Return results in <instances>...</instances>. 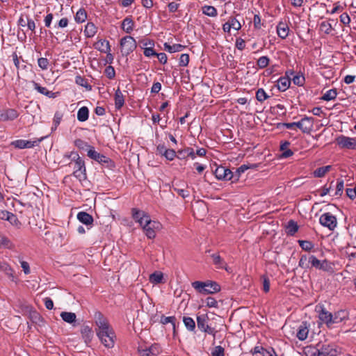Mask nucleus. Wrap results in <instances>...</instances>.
<instances>
[{"instance_id": "nucleus-1", "label": "nucleus", "mask_w": 356, "mask_h": 356, "mask_svg": "<svg viewBox=\"0 0 356 356\" xmlns=\"http://www.w3.org/2000/svg\"><path fill=\"white\" fill-rule=\"evenodd\" d=\"M191 285L197 292L202 294H211L220 291V286L213 281H195L192 282Z\"/></svg>"}, {"instance_id": "nucleus-2", "label": "nucleus", "mask_w": 356, "mask_h": 356, "mask_svg": "<svg viewBox=\"0 0 356 356\" xmlns=\"http://www.w3.org/2000/svg\"><path fill=\"white\" fill-rule=\"evenodd\" d=\"M120 51L123 56H127L137 47L136 40L131 35H125L120 40Z\"/></svg>"}, {"instance_id": "nucleus-3", "label": "nucleus", "mask_w": 356, "mask_h": 356, "mask_svg": "<svg viewBox=\"0 0 356 356\" xmlns=\"http://www.w3.org/2000/svg\"><path fill=\"white\" fill-rule=\"evenodd\" d=\"M97 335L105 347L111 348L114 346L115 334L113 328L105 331H97Z\"/></svg>"}, {"instance_id": "nucleus-4", "label": "nucleus", "mask_w": 356, "mask_h": 356, "mask_svg": "<svg viewBox=\"0 0 356 356\" xmlns=\"http://www.w3.org/2000/svg\"><path fill=\"white\" fill-rule=\"evenodd\" d=\"M148 238L152 239L156 237V231L160 229L161 224L159 221L152 220L149 218L141 226Z\"/></svg>"}, {"instance_id": "nucleus-5", "label": "nucleus", "mask_w": 356, "mask_h": 356, "mask_svg": "<svg viewBox=\"0 0 356 356\" xmlns=\"http://www.w3.org/2000/svg\"><path fill=\"white\" fill-rule=\"evenodd\" d=\"M314 310L321 323H325L327 326L332 324V314L327 311L323 305L318 304Z\"/></svg>"}, {"instance_id": "nucleus-6", "label": "nucleus", "mask_w": 356, "mask_h": 356, "mask_svg": "<svg viewBox=\"0 0 356 356\" xmlns=\"http://www.w3.org/2000/svg\"><path fill=\"white\" fill-rule=\"evenodd\" d=\"M87 155L88 157L97 161L99 163H106L107 164V166L110 168L114 167V163L110 158L97 152L93 147H90V149H88Z\"/></svg>"}, {"instance_id": "nucleus-7", "label": "nucleus", "mask_w": 356, "mask_h": 356, "mask_svg": "<svg viewBox=\"0 0 356 356\" xmlns=\"http://www.w3.org/2000/svg\"><path fill=\"white\" fill-rule=\"evenodd\" d=\"M335 142L341 149H356V138L340 135L336 138Z\"/></svg>"}, {"instance_id": "nucleus-8", "label": "nucleus", "mask_w": 356, "mask_h": 356, "mask_svg": "<svg viewBox=\"0 0 356 356\" xmlns=\"http://www.w3.org/2000/svg\"><path fill=\"white\" fill-rule=\"evenodd\" d=\"M74 171L72 175L74 176L79 181H85L87 179L86 168L83 159H79L74 162Z\"/></svg>"}, {"instance_id": "nucleus-9", "label": "nucleus", "mask_w": 356, "mask_h": 356, "mask_svg": "<svg viewBox=\"0 0 356 356\" xmlns=\"http://www.w3.org/2000/svg\"><path fill=\"white\" fill-rule=\"evenodd\" d=\"M94 320L95 325H97V328L96 329L97 331H105L110 328H112L108 320L102 314V312L97 311L95 312L94 314Z\"/></svg>"}, {"instance_id": "nucleus-10", "label": "nucleus", "mask_w": 356, "mask_h": 356, "mask_svg": "<svg viewBox=\"0 0 356 356\" xmlns=\"http://www.w3.org/2000/svg\"><path fill=\"white\" fill-rule=\"evenodd\" d=\"M319 222L321 225L327 227L330 230H334L337 225L336 217L328 212L320 216Z\"/></svg>"}, {"instance_id": "nucleus-11", "label": "nucleus", "mask_w": 356, "mask_h": 356, "mask_svg": "<svg viewBox=\"0 0 356 356\" xmlns=\"http://www.w3.org/2000/svg\"><path fill=\"white\" fill-rule=\"evenodd\" d=\"M45 137H42L35 140H27L23 139H18L14 140L11 143V145L17 149H26V148H32L35 146L38 145V144L42 142Z\"/></svg>"}, {"instance_id": "nucleus-12", "label": "nucleus", "mask_w": 356, "mask_h": 356, "mask_svg": "<svg viewBox=\"0 0 356 356\" xmlns=\"http://www.w3.org/2000/svg\"><path fill=\"white\" fill-rule=\"evenodd\" d=\"M333 266L334 264L328 261L326 259L321 261L313 257V267L317 269L332 273L334 272Z\"/></svg>"}, {"instance_id": "nucleus-13", "label": "nucleus", "mask_w": 356, "mask_h": 356, "mask_svg": "<svg viewBox=\"0 0 356 356\" xmlns=\"http://www.w3.org/2000/svg\"><path fill=\"white\" fill-rule=\"evenodd\" d=\"M214 175L218 180H232L233 176L232 171L229 168L220 165L216 168L214 171Z\"/></svg>"}, {"instance_id": "nucleus-14", "label": "nucleus", "mask_w": 356, "mask_h": 356, "mask_svg": "<svg viewBox=\"0 0 356 356\" xmlns=\"http://www.w3.org/2000/svg\"><path fill=\"white\" fill-rule=\"evenodd\" d=\"M131 214L133 219L138 222L142 226L144 222L150 218L149 214L143 211L139 210L137 208H134L131 210Z\"/></svg>"}, {"instance_id": "nucleus-15", "label": "nucleus", "mask_w": 356, "mask_h": 356, "mask_svg": "<svg viewBox=\"0 0 356 356\" xmlns=\"http://www.w3.org/2000/svg\"><path fill=\"white\" fill-rule=\"evenodd\" d=\"M0 272H3L12 282H17L14 270L6 261H0Z\"/></svg>"}, {"instance_id": "nucleus-16", "label": "nucleus", "mask_w": 356, "mask_h": 356, "mask_svg": "<svg viewBox=\"0 0 356 356\" xmlns=\"http://www.w3.org/2000/svg\"><path fill=\"white\" fill-rule=\"evenodd\" d=\"M18 115L17 111L13 108L0 111V121L13 120L16 119Z\"/></svg>"}, {"instance_id": "nucleus-17", "label": "nucleus", "mask_w": 356, "mask_h": 356, "mask_svg": "<svg viewBox=\"0 0 356 356\" xmlns=\"http://www.w3.org/2000/svg\"><path fill=\"white\" fill-rule=\"evenodd\" d=\"M186 186V184L181 181H173L172 188L174 191H175L178 193L179 195H180L181 197L185 199V198L189 197L190 193L185 188H179V186Z\"/></svg>"}, {"instance_id": "nucleus-18", "label": "nucleus", "mask_w": 356, "mask_h": 356, "mask_svg": "<svg viewBox=\"0 0 356 356\" xmlns=\"http://www.w3.org/2000/svg\"><path fill=\"white\" fill-rule=\"evenodd\" d=\"M314 348L315 351H313V356H328L332 350L328 345H321V343H317Z\"/></svg>"}, {"instance_id": "nucleus-19", "label": "nucleus", "mask_w": 356, "mask_h": 356, "mask_svg": "<svg viewBox=\"0 0 356 356\" xmlns=\"http://www.w3.org/2000/svg\"><path fill=\"white\" fill-rule=\"evenodd\" d=\"M120 27L126 33L130 34L134 29L135 22L131 16H128L122 21Z\"/></svg>"}, {"instance_id": "nucleus-20", "label": "nucleus", "mask_w": 356, "mask_h": 356, "mask_svg": "<svg viewBox=\"0 0 356 356\" xmlns=\"http://www.w3.org/2000/svg\"><path fill=\"white\" fill-rule=\"evenodd\" d=\"M288 73L289 72H286V76H282L277 80V86L280 91L286 90L291 85V77L288 75Z\"/></svg>"}, {"instance_id": "nucleus-21", "label": "nucleus", "mask_w": 356, "mask_h": 356, "mask_svg": "<svg viewBox=\"0 0 356 356\" xmlns=\"http://www.w3.org/2000/svg\"><path fill=\"white\" fill-rule=\"evenodd\" d=\"M34 89L36 90L40 94H42L49 98H55L57 97L58 92H53L52 91H49L47 88L41 86L37 82L33 81H32Z\"/></svg>"}, {"instance_id": "nucleus-22", "label": "nucleus", "mask_w": 356, "mask_h": 356, "mask_svg": "<svg viewBox=\"0 0 356 356\" xmlns=\"http://www.w3.org/2000/svg\"><path fill=\"white\" fill-rule=\"evenodd\" d=\"M299 266L306 270L304 273H308V275H309V270L312 266V255H302L299 261Z\"/></svg>"}, {"instance_id": "nucleus-23", "label": "nucleus", "mask_w": 356, "mask_h": 356, "mask_svg": "<svg viewBox=\"0 0 356 356\" xmlns=\"http://www.w3.org/2000/svg\"><path fill=\"white\" fill-rule=\"evenodd\" d=\"M77 219L86 225H92L93 224V217L87 212L80 211L77 213Z\"/></svg>"}, {"instance_id": "nucleus-24", "label": "nucleus", "mask_w": 356, "mask_h": 356, "mask_svg": "<svg viewBox=\"0 0 356 356\" xmlns=\"http://www.w3.org/2000/svg\"><path fill=\"white\" fill-rule=\"evenodd\" d=\"M277 33L282 39H285L289 33V28L286 22H280L277 26Z\"/></svg>"}, {"instance_id": "nucleus-25", "label": "nucleus", "mask_w": 356, "mask_h": 356, "mask_svg": "<svg viewBox=\"0 0 356 356\" xmlns=\"http://www.w3.org/2000/svg\"><path fill=\"white\" fill-rule=\"evenodd\" d=\"M163 46L165 51L170 54L181 51L186 48L185 45H182L181 44H174L170 45L168 42H165Z\"/></svg>"}, {"instance_id": "nucleus-26", "label": "nucleus", "mask_w": 356, "mask_h": 356, "mask_svg": "<svg viewBox=\"0 0 356 356\" xmlns=\"http://www.w3.org/2000/svg\"><path fill=\"white\" fill-rule=\"evenodd\" d=\"M298 225L293 220H290L285 225V232L289 236H293L298 230Z\"/></svg>"}, {"instance_id": "nucleus-27", "label": "nucleus", "mask_w": 356, "mask_h": 356, "mask_svg": "<svg viewBox=\"0 0 356 356\" xmlns=\"http://www.w3.org/2000/svg\"><path fill=\"white\" fill-rule=\"evenodd\" d=\"M309 329L307 325V322H302L298 327L297 337L299 340L303 341L307 337Z\"/></svg>"}, {"instance_id": "nucleus-28", "label": "nucleus", "mask_w": 356, "mask_h": 356, "mask_svg": "<svg viewBox=\"0 0 356 356\" xmlns=\"http://www.w3.org/2000/svg\"><path fill=\"white\" fill-rule=\"evenodd\" d=\"M300 130L307 134L312 131V118L305 117L301 119Z\"/></svg>"}, {"instance_id": "nucleus-29", "label": "nucleus", "mask_w": 356, "mask_h": 356, "mask_svg": "<svg viewBox=\"0 0 356 356\" xmlns=\"http://www.w3.org/2000/svg\"><path fill=\"white\" fill-rule=\"evenodd\" d=\"M114 99L115 108L118 110L120 109L124 104V99L122 92L119 88L115 92Z\"/></svg>"}, {"instance_id": "nucleus-30", "label": "nucleus", "mask_w": 356, "mask_h": 356, "mask_svg": "<svg viewBox=\"0 0 356 356\" xmlns=\"http://www.w3.org/2000/svg\"><path fill=\"white\" fill-rule=\"evenodd\" d=\"M211 257L213 259V264L216 266L217 268H225V270H227L225 267L226 263L223 260V259L220 256L219 254H212L211 255Z\"/></svg>"}, {"instance_id": "nucleus-31", "label": "nucleus", "mask_w": 356, "mask_h": 356, "mask_svg": "<svg viewBox=\"0 0 356 356\" xmlns=\"http://www.w3.org/2000/svg\"><path fill=\"white\" fill-rule=\"evenodd\" d=\"M84 35L86 38L93 37L97 33V27L92 22H88L85 26Z\"/></svg>"}, {"instance_id": "nucleus-32", "label": "nucleus", "mask_w": 356, "mask_h": 356, "mask_svg": "<svg viewBox=\"0 0 356 356\" xmlns=\"http://www.w3.org/2000/svg\"><path fill=\"white\" fill-rule=\"evenodd\" d=\"M209 317L207 314H202L197 316V328L202 332L204 327L209 324Z\"/></svg>"}, {"instance_id": "nucleus-33", "label": "nucleus", "mask_w": 356, "mask_h": 356, "mask_svg": "<svg viewBox=\"0 0 356 356\" xmlns=\"http://www.w3.org/2000/svg\"><path fill=\"white\" fill-rule=\"evenodd\" d=\"M60 317L63 321L70 324L75 323L76 319L75 313L68 312H62L60 314Z\"/></svg>"}, {"instance_id": "nucleus-34", "label": "nucleus", "mask_w": 356, "mask_h": 356, "mask_svg": "<svg viewBox=\"0 0 356 356\" xmlns=\"http://www.w3.org/2000/svg\"><path fill=\"white\" fill-rule=\"evenodd\" d=\"M89 118V109L86 106H82L77 112V119L79 122H85Z\"/></svg>"}, {"instance_id": "nucleus-35", "label": "nucleus", "mask_w": 356, "mask_h": 356, "mask_svg": "<svg viewBox=\"0 0 356 356\" xmlns=\"http://www.w3.org/2000/svg\"><path fill=\"white\" fill-rule=\"evenodd\" d=\"M332 168L331 165H325L316 168L313 170V177H323Z\"/></svg>"}, {"instance_id": "nucleus-36", "label": "nucleus", "mask_w": 356, "mask_h": 356, "mask_svg": "<svg viewBox=\"0 0 356 356\" xmlns=\"http://www.w3.org/2000/svg\"><path fill=\"white\" fill-rule=\"evenodd\" d=\"M347 317V312L345 310H340L337 312H335L334 315H332L333 318V323H339L342 322L344 319H346Z\"/></svg>"}, {"instance_id": "nucleus-37", "label": "nucleus", "mask_w": 356, "mask_h": 356, "mask_svg": "<svg viewBox=\"0 0 356 356\" xmlns=\"http://www.w3.org/2000/svg\"><path fill=\"white\" fill-rule=\"evenodd\" d=\"M202 13L209 17H216L218 15L217 10L212 6L205 5L202 8Z\"/></svg>"}, {"instance_id": "nucleus-38", "label": "nucleus", "mask_w": 356, "mask_h": 356, "mask_svg": "<svg viewBox=\"0 0 356 356\" xmlns=\"http://www.w3.org/2000/svg\"><path fill=\"white\" fill-rule=\"evenodd\" d=\"M100 52L102 53H106V63L108 64H112L114 60L113 55L111 53V45L109 42H106V49L104 48H100Z\"/></svg>"}, {"instance_id": "nucleus-39", "label": "nucleus", "mask_w": 356, "mask_h": 356, "mask_svg": "<svg viewBox=\"0 0 356 356\" xmlns=\"http://www.w3.org/2000/svg\"><path fill=\"white\" fill-rule=\"evenodd\" d=\"M332 30V25L327 21H323L319 24L318 31L320 33L330 34Z\"/></svg>"}, {"instance_id": "nucleus-40", "label": "nucleus", "mask_w": 356, "mask_h": 356, "mask_svg": "<svg viewBox=\"0 0 356 356\" xmlns=\"http://www.w3.org/2000/svg\"><path fill=\"white\" fill-rule=\"evenodd\" d=\"M183 322L186 329L190 332H193L195 330V322L191 318L188 316H184Z\"/></svg>"}, {"instance_id": "nucleus-41", "label": "nucleus", "mask_w": 356, "mask_h": 356, "mask_svg": "<svg viewBox=\"0 0 356 356\" xmlns=\"http://www.w3.org/2000/svg\"><path fill=\"white\" fill-rule=\"evenodd\" d=\"M337 89L333 88L327 90L322 97L319 99L324 101H330L334 99L337 97Z\"/></svg>"}, {"instance_id": "nucleus-42", "label": "nucleus", "mask_w": 356, "mask_h": 356, "mask_svg": "<svg viewBox=\"0 0 356 356\" xmlns=\"http://www.w3.org/2000/svg\"><path fill=\"white\" fill-rule=\"evenodd\" d=\"M75 82L76 84L84 87L88 90H92V86L88 83V80L81 75H78L75 77Z\"/></svg>"}, {"instance_id": "nucleus-43", "label": "nucleus", "mask_w": 356, "mask_h": 356, "mask_svg": "<svg viewBox=\"0 0 356 356\" xmlns=\"http://www.w3.org/2000/svg\"><path fill=\"white\" fill-rule=\"evenodd\" d=\"M87 19V13L84 8H80L76 13L74 19L77 23H83Z\"/></svg>"}, {"instance_id": "nucleus-44", "label": "nucleus", "mask_w": 356, "mask_h": 356, "mask_svg": "<svg viewBox=\"0 0 356 356\" xmlns=\"http://www.w3.org/2000/svg\"><path fill=\"white\" fill-rule=\"evenodd\" d=\"M14 247L10 239L3 236H0V248L13 249Z\"/></svg>"}, {"instance_id": "nucleus-45", "label": "nucleus", "mask_w": 356, "mask_h": 356, "mask_svg": "<svg viewBox=\"0 0 356 356\" xmlns=\"http://www.w3.org/2000/svg\"><path fill=\"white\" fill-rule=\"evenodd\" d=\"M81 333L84 339L90 340L92 337V331L90 326L83 325L81 329Z\"/></svg>"}, {"instance_id": "nucleus-46", "label": "nucleus", "mask_w": 356, "mask_h": 356, "mask_svg": "<svg viewBox=\"0 0 356 356\" xmlns=\"http://www.w3.org/2000/svg\"><path fill=\"white\" fill-rule=\"evenodd\" d=\"M74 145L78 147L79 149L86 150L88 152V149H90L91 145H90L88 143L85 142L81 139H76L74 140Z\"/></svg>"}, {"instance_id": "nucleus-47", "label": "nucleus", "mask_w": 356, "mask_h": 356, "mask_svg": "<svg viewBox=\"0 0 356 356\" xmlns=\"http://www.w3.org/2000/svg\"><path fill=\"white\" fill-rule=\"evenodd\" d=\"M202 332L212 335L214 342L218 330L215 327L212 326L211 324H208Z\"/></svg>"}, {"instance_id": "nucleus-48", "label": "nucleus", "mask_w": 356, "mask_h": 356, "mask_svg": "<svg viewBox=\"0 0 356 356\" xmlns=\"http://www.w3.org/2000/svg\"><path fill=\"white\" fill-rule=\"evenodd\" d=\"M269 97L270 96L267 95L263 88H259L256 92V99L260 102H263Z\"/></svg>"}, {"instance_id": "nucleus-49", "label": "nucleus", "mask_w": 356, "mask_h": 356, "mask_svg": "<svg viewBox=\"0 0 356 356\" xmlns=\"http://www.w3.org/2000/svg\"><path fill=\"white\" fill-rule=\"evenodd\" d=\"M270 62V59L266 56H261L257 61V65L260 69L266 67Z\"/></svg>"}, {"instance_id": "nucleus-50", "label": "nucleus", "mask_w": 356, "mask_h": 356, "mask_svg": "<svg viewBox=\"0 0 356 356\" xmlns=\"http://www.w3.org/2000/svg\"><path fill=\"white\" fill-rule=\"evenodd\" d=\"M161 323L165 325L167 323H171L172 325L173 329H175V322H176V318L175 316H162L161 317Z\"/></svg>"}, {"instance_id": "nucleus-51", "label": "nucleus", "mask_w": 356, "mask_h": 356, "mask_svg": "<svg viewBox=\"0 0 356 356\" xmlns=\"http://www.w3.org/2000/svg\"><path fill=\"white\" fill-rule=\"evenodd\" d=\"M344 187V181L341 179H337L336 191L334 193L335 196H341L343 193Z\"/></svg>"}, {"instance_id": "nucleus-52", "label": "nucleus", "mask_w": 356, "mask_h": 356, "mask_svg": "<svg viewBox=\"0 0 356 356\" xmlns=\"http://www.w3.org/2000/svg\"><path fill=\"white\" fill-rule=\"evenodd\" d=\"M163 278V273L160 272H155L149 277L150 282L156 284L162 282Z\"/></svg>"}, {"instance_id": "nucleus-53", "label": "nucleus", "mask_w": 356, "mask_h": 356, "mask_svg": "<svg viewBox=\"0 0 356 356\" xmlns=\"http://www.w3.org/2000/svg\"><path fill=\"white\" fill-rule=\"evenodd\" d=\"M62 118L63 114L60 111H56L53 119L54 127H51L52 131L56 129L57 127L60 124Z\"/></svg>"}, {"instance_id": "nucleus-54", "label": "nucleus", "mask_w": 356, "mask_h": 356, "mask_svg": "<svg viewBox=\"0 0 356 356\" xmlns=\"http://www.w3.org/2000/svg\"><path fill=\"white\" fill-rule=\"evenodd\" d=\"M29 318L33 323H38L42 321V316L36 311L30 312Z\"/></svg>"}, {"instance_id": "nucleus-55", "label": "nucleus", "mask_w": 356, "mask_h": 356, "mask_svg": "<svg viewBox=\"0 0 356 356\" xmlns=\"http://www.w3.org/2000/svg\"><path fill=\"white\" fill-rule=\"evenodd\" d=\"M6 220L9 221L13 225L19 226L21 225V222H19L17 216L11 212L8 213V215L7 216Z\"/></svg>"}, {"instance_id": "nucleus-56", "label": "nucleus", "mask_w": 356, "mask_h": 356, "mask_svg": "<svg viewBox=\"0 0 356 356\" xmlns=\"http://www.w3.org/2000/svg\"><path fill=\"white\" fill-rule=\"evenodd\" d=\"M190 58L188 54H182L179 60V65L181 67H186L189 63Z\"/></svg>"}, {"instance_id": "nucleus-57", "label": "nucleus", "mask_w": 356, "mask_h": 356, "mask_svg": "<svg viewBox=\"0 0 356 356\" xmlns=\"http://www.w3.org/2000/svg\"><path fill=\"white\" fill-rule=\"evenodd\" d=\"M147 348L148 351L152 355H153V356L158 355L161 351V347L158 343H154L151 346H149V348Z\"/></svg>"}, {"instance_id": "nucleus-58", "label": "nucleus", "mask_w": 356, "mask_h": 356, "mask_svg": "<svg viewBox=\"0 0 356 356\" xmlns=\"http://www.w3.org/2000/svg\"><path fill=\"white\" fill-rule=\"evenodd\" d=\"M49 62L47 58H39L38 59V65L42 70H46L48 69Z\"/></svg>"}, {"instance_id": "nucleus-59", "label": "nucleus", "mask_w": 356, "mask_h": 356, "mask_svg": "<svg viewBox=\"0 0 356 356\" xmlns=\"http://www.w3.org/2000/svg\"><path fill=\"white\" fill-rule=\"evenodd\" d=\"M104 73L109 79H113L115 76V69L111 65H108L106 67Z\"/></svg>"}, {"instance_id": "nucleus-60", "label": "nucleus", "mask_w": 356, "mask_h": 356, "mask_svg": "<svg viewBox=\"0 0 356 356\" xmlns=\"http://www.w3.org/2000/svg\"><path fill=\"white\" fill-rule=\"evenodd\" d=\"M211 354L212 356H224L225 349L221 346H217L213 348Z\"/></svg>"}, {"instance_id": "nucleus-61", "label": "nucleus", "mask_w": 356, "mask_h": 356, "mask_svg": "<svg viewBox=\"0 0 356 356\" xmlns=\"http://www.w3.org/2000/svg\"><path fill=\"white\" fill-rule=\"evenodd\" d=\"M228 23L230 24L231 28L235 29L236 31H238L241 29V24L238 19L235 17L231 18Z\"/></svg>"}, {"instance_id": "nucleus-62", "label": "nucleus", "mask_w": 356, "mask_h": 356, "mask_svg": "<svg viewBox=\"0 0 356 356\" xmlns=\"http://www.w3.org/2000/svg\"><path fill=\"white\" fill-rule=\"evenodd\" d=\"M263 281V290L265 293H268L270 290V280L266 275L261 276Z\"/></svg>"}, {"instance_id": "nucleus-63", "label": "nucleus", "mask_w": 356, "mask_h": 356, "mask_svg": "<svg viewBox=\"0 0 356 356\" xmlns=\"http://www.w3.org/2000/svg\"><path fill=\"white\" fill-rule=\"evenodd\" d=\"M165 152V154L163 156L168 161H172L175 157H177V152L173 149H168Z\"/></svg>"}, {"instance_id": "nucleus-64", "label": "nucleus", "mask_w": 356, "mask_h": 356, "mask_svg": "<svg viewBox=\"0 0 356 356\" xmlns=\"http://www.w3.org/2000/svg\"><path fill=\"white\" fill-rule=\"evenodd\" d=\"M205 303L208 307L218 308V307L217 300L213 297L207 298Z\"/></svg>"}]
</instances>
